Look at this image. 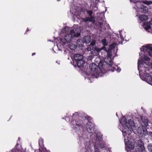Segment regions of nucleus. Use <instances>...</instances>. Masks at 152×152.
<instances>
[{"label": "nucleus", "instance_id": "1", "mask_svg": "<svg viewBox=\"0 0 152 152\" xmlns=\"http://www.w3.org/2000/svg\"><path fill=\"white\" fill-rule=\"evenodd\" d=\"M73 120H75V122L74 123V121H72L74 129L75 131L78 133L83 132L85 129H86L90 133H92L94 132V124L91 122L87 123L85 124V121L78 118L79 116L77 113L73 114L72 115Z\"/></svg>", "mask_w": 152, "mask_h": 152}, {"label": "nucleus", "instance_id": "2", "mask_svg": "<svg viewBox=\"0 0 152 152\" xmlns=\"http://www.w3.org/2000/svg\"><path fill=\"white\" fill-rule=\"evenodd\" d=\"M146 152L145 147L144 146V143L143 142L140 140L138 141V144L137 145V148L135 150V152Z\"/></svg>", "mask_w": 152, "mask_h": 152}, {"label": "nucleus", "instance_id": "3", "mask_svg": "<svg viewBox=\"0 0 152 152\" xmlns=\"http://www.w3.org/2000/svg\"><path fill=\"white\" fill-rule=\"evenodd\" d=\"M89 17H87L83 19V21L86 22L88 21L94 23L95 21L94 17L92 16L93 12L91 10H87L86 11Z\"/></svg>", "mask_w": 152, "mask_h": 152}, {"label": "nucleus", "instance_id": "4", "mask_svg": "<svg viewBox=\"0 0 152 152\" xmlns=\"http://www.w3.org/2000/svg\"><path fill=\"white\" fill-rule=\"evenodd\" d=\"M107 59L108 60V61H107V60H106L107 61H105V62L108 64L110 69L113 67L112 62L110 58H108ZM113 67L114 68L113 70L111 69V70L112 71L115 70L117 71L118 72H119L121 70V69H119L117 66H115V67H114V66H113Z\"/></svg>", "mask_w": 152, "mask_h": 152}, {"label": "nucleus", "instance_id": "5", "mask_svg": "<svg viewBox=\"0 0 152 152\" xmlns=\"http://www.w3.org/2000/svg\"><path fill=\"white\" fill-rule=\"evenodd\" d=\"M132 127L129 126L127 125H124L123 126V134H127L129 135L132 132Z\"/></svg>", "mask_w": 152, "mask_h": 152}, {"label": "nucleus", "instance_id": "6", "mask_svg": "<svg viewBox=\"0 0 152 152\" xmlns=\"http://www.w3.org/2000/svg\"><path fill=\"white\" fill-rule=\"evenodd\" d=\"M141 49L142 51L144 52L148 51V55L149 56H152V47L151 46H143L142 47Z\"/></svg>", "mask_w": 152, "mask_h": 152}, {"label": "nucleus", "instance_id": "7", "mask_svg": "<svg viewBox=\"0 0 152 152\" xmlns=\"http://www.w3.org/2000/svg\"><path fill=\"white\" fill-rule=\"evenodd\" d=\"M97 67V65L94 63L90 64L89 66V68L91 71L96 72L98 73Z\"/></svg>", "mask_w": 152, "mask_h": 152}, {"label": "nucleus", "instance_id": "8", "mask_svg": "<svg viewBox=\"0 0 152 152\" xmlns=\"http://www.w3.org/2000/svg\"><path fill=\"white\" fill-rule=\"evenodd\" d=\"M143 77L145 80L148 83H151L152 81V77L149 73H144Z\"/></svg>", "mask_w": 152, "mask_h": 152}, {"label": "nucleus", "instance_id": "9", "mask_svg": "<svg viewBox=\"0 0 152 152\" xmlns=\"http://www.w3.org/2000/svg\"><path fill=\"white\" fill-rule=\"evenodd\" d=\"M74 60L73 62L74 63L78 61V60H80V59H83V56L79 54H75L74 55Z\"/></svg>", "mask_w": 152, "mask_h": 152}, {"label": "nucleus", "instance_id": "10", "mask_svg": "<svg viewBox=\"0 0 152 152\" xmlns=\"http://www.w3.org/2000/svg\"><path fill=\"white\" fill-rule=\"evenodd\" d=\"M75 63H76L77 66L78 67H81L83 66L85 63V61L83 59L78 60L75 62Z\"/></svg>", "mask_w": 152, "mask_h": 152}, {"label": "nucleus", "instance_id": "11", "mask_svg": "<svg viewBox=\"0 0 152 152\" xmlns=\"http://www.w3.org/2000/svg\"><path fill=\"white\" fill-rule=\"evenodd\" d=\"M104 62L102 60H100L99 63L97 68L98 70V73L102 72V70L103 69Z\"/></svg>", "mask_w": 152, "mask_h": 152}, {"label": "nucleus", "instance_id": "12", "mask_svg": "<svg viewBox=\"0 0 152 152\" xmlns=\"http://www.w3.org/2000/svg\"><path fill=\"white\" fill-rule=\"evenodd\" d=\"M91 38L90 36H85L83 39V42L86 44L89 43L91 41Z\"/></svg>", "mask_w": 152, "mask_h": 152}, {"label": "nucleus", "instance_id": "13", "mask_svg": "<svg viewBox=\"0 0 152 152\" xmlns=\"http://www.w3.org/2000/svg\"><path fill=\"white\" fill-rule=\"evenodd\" d=\"M140 118L144 124L145 126L147 127L148 126V119L145 117L142 116H140Z\"/></svg>", "mask_w": 152, "mask_h": 152}, {"label": "nucleus", "instance_id": "14", "mask_svg": "<svg viewBox=\"0 0 152 152\" xmlns=\"http://www.w3.org/2000/svg\"><path fill=\"white\" fill-rule=\"evenodd\" d=\"M64 38L66 40V42L68 43L70 42L73 38L72 37L71 34H68L66 35L64 37Z\"/></svg>", "mask_w": 152, "mask_h": 152}, {"label": "nucleus", "instance_id": "15", "mask_svg": "<svg viewBox=\"0 0 152 152\" xmlns=\"http://www.w3.org/2000/svg\"><path fill=\"white\" fill-rule=\"evenodd\" d=\"M139 18L141 21H146L148 19V16L144 15H140Z\"/></svg>", "mask_w": 152, "mask_h": 152}, {"label": "nucleus", "instance_id": "16", "mask_svg": "<svg viewBox=\"0 0 152 152\" xmlns=\"http://www.w3.org/2000/svg\"><path fill=\"white\" fill-rule=\"evenodd\" d=\"M127 120L126 119V117H123L120 121V123L122 124L123 126L127 125Z\"/></svg>", "mask_w": 152, "mask_h": 152}, {"label": "nucleus", "instance_id": "17", "mask_svg": "<svg viewBox=\"0 0 152 152\" xmlns=\"http://www.w3.org/2000/svg\"><path fill=\"white\" fill-rule=\"evenodd\" d=\"M127 125L130 127H132L134 126V122L132 121L131 119H129L128 120V122L127 121Z\"/></svg>", "mask_w": 152, "mask_h": 152}, {"label": "nucleus", "instance_id": "18", "mask_svg": "<svg viewBox=\"0 0 152 152\" xmlns=\"http://www.w3.org/2000/svg\"><path fill=\"white\" fill-rule=\"evenodd\" d=\"M101 43L104 46H107L108 45V43L107 42L106 39H104L101 40Z\"/></svg>", "mask_w": 152, "mask_h": 152}, {"label": "nucleus", "instance_id": "19", "mask_svg": "<svg viewBox=\"0 0 152 152\" xmlns=\"http://www.w3.org/2000/svg\"><path fill=\"white\" fill-rule=\"evenodd\" d=\"M142 11L143 13H146L148 12V8L146 7H143L142 8Z\"/></svg>", "mask_w": 152, "mask_h": 152}, {"label": "nucleus", "instance_id": "20", "mask_svg": "<svg viewBox=\"0 0 152 152\" xmlns=\"http://www.w3.org/2000/svg\"><path fill=\"white\" fill-rule=\"evenodd\" d=\"M85 117L86 119V120H87V122L86 124H87V123H89V122H91V121L92 119V118L91 117L86 115L85 116Z\"/></svg>", "mask_w": 152, "mask_h": 152}, {"label": "nucleus", "instance_id": "21", "mask_svg": "<svg viewBox=\"0 0 152 152\" xmlns=\"http://www.w3.org/2000/svg\"><path fill=\"white\" fill-rule=\"evenodd\" d=\"M75 34V31L73 29H72L70 31L69 33L68 34H71V36H72V37L73 38L74 37Z\"/></svg>", "mask_w": 152, "mask_h": 152}, {"label": "nucleus", "instance_id": "22", "mask_svg": "<svg viewBox=\"0 0 152 152\" xmlns=\"http://www.w3.org/2000/svg\"><path fill=\"white\" fill-rule=\"evenodd\" d=\"M60 42L63 45H65L66 43H68V42H66V40L65 38H61L60 39Z\"/></svg>", "mask_w": 152, "mask_h": 152}, {"label": "nucleus", "instance_id": "23", "mask_svg": "<svg viewBox=\"0 0 152 152\" xmlns=\"http://www.w3.org/2000/svg\"><path fill=\"white\" fill-rule=\"evenodd\" d=\"M148 151L150 152H152V144H149L148 146Z\"/></svg>", "mask_w": 152, "mask_h": 152}, {"label": "nucleus", "instance_id": "24", "mask_svg": "<svg viewBox=\"0 0 152 152\" xmlns=\"http://www.w3.org/2000/svg\"><path fill=\"white\" fill-rule=\"evenodd\" d=\"M94 47L91 46V45H90L88 46L87 47V50L88 51H90L92 50H94Z\"/></svg>", "mask_w": 152, "mask_h": 152}, {"label": "nucleus", "instance_id": "25", "mask_svg": "<svg viewBox=\"0 0 152 152\" xmlns=\"http://www.w3.org/2000/svg\"><path fill=\"white\" fill-rule=\"evenodd\" d=\"M144 28L146 31H147L151 28V27L150 25L147 24V26L144 27Z\"/></svg>", "mask_w": 152, "mask_h": 152}, {"label": "nucleus", "instance_id": "26", "mask_svg": "<svg viewBox=\"0 0 152 152\" xmlns=\"http://www.w3.org/2000/svg\"><path fill=\"white\" fill-rule=\"evenodd\" d=\"M96 44V41L95 40H93L91 42L90 45L91 46L94 47Z\"/></svg>", "mask_w": 152, "mask_h": 152}, {"label": "nucleus", "instance_id": "27", "mask_svg": "<svg viewBox=\"0 0 152 152\" xmlns=\"http://www.w3.org/2000/svg\"><path fill=\"white\" fill-rule=\"evenodd\" d=\"M94 50L97 53H99L101 51L100 48H98L96 47L94 48Z\"/></svg>", "mask_w": 152, "mask_h": 152}, {"label": "nucleus", "instance_id": "28", "mask_svg": "<svg viewBox=\"0 0 152 152\" xmlns=\"http://www.w3.org/2000/svg\"><path fill=\"white\" fill-rule=\"evenodd\" d=\"M97 24L99 25V28H101V30L102 29V26L103 25V23L101 22H98L97 23Z\"/></svg>", "mask_w": 152, "mask_h": 152}, {"label": "nucleus", "instance_id": "29", "mask_svg": "<svg viewBox=\"0 0 152 152\" xmlns=\"http://www.w3.org/2000/svg\"><path fill=\"white\" fill-rule=\"evenodd\" d=\"M116 44L115 43H113L111 44L110 45V47L111 48L113 49L115 48Z\"/></svg>", "mask_w": 152, "mask_h": 152}, {"label": "nucleus", "instance_id": "30", "mask_svg": "<svg viewBox=\"0 0 152 152\" xmlns=\"http://www.w3.org/2000/svg\"><path fill=\"white\" fill-rule=\"evenodd\" d=\"M144 59L146 61H149L150 59L147 56H145Z\"/></svg>", "mask_w": 152, "mask_h": 152}, {"label": "nucleus", "instance_id": "31", "mask_svg": "<svg viewBox=\"0 0 152 152\" xmlns=\"http://www.w3.org/2000/svg\"><path fill=\"white\" fill-rule=\"evenodd\" d=\"M101 51L104 50L105 51H107V49L105 47V46H104L103 47H102L101 48H100Z\"/></svg>", "mask_w": 152, "mask_h": 152}, {"label": "nucleus", "instance_id": "32", "mask_svg": "<svg viewBox=\"0 0 152 152\" xmlns=\"http://www.w3.org/2000/svg\"><path fill=\"white\" fill-rule=\"evenodd\" d=\"M80 33H75V35L74 37H78L80 36Z\"/></svg>", "mask_w": 152, "mask_h": 152}, {"label": "nucleus", "instance_id": "33", "mask_svg": "<svg viewBox=\"0 0 152 152\" xmlns=\"http://www.w3.org/2000/svg\"><path fill=\"white\" fill-rule=\"evenodd\" d=\"M134 148V147H132V148L131 149H130V150L128 152H135L134 151H133L134 150L133 148Z\"/></svg>", "mask_w": 152, "mask_h": 152}, {"label": "nucleus", "instance_id": "34", "mask_svg": "<svg viewBox=\"0 0 152 152\" xmlns=\"http://www.w3.org/2000/svg\"><path fill=\"white\" fill-rule=\"evenodd\" d=\"M74 47L73 48H71V47H70V49L72 50H74L77 47V46L75 45H74Z\"/></svg>", "mask_w": 152, "mask_h": 152}, {"label": "nucleus", "instance_id": "35", "mask_svg": "<svg viewBox=\"0 0 152 152\" xmlns=\"http://www.w3.org/2000/svg\"><path fill=\"white\" fill-rule=\"evenodd\" d=\"M131 1L134 2V3H135L137 2L138 1V0H131Z\"/></svg>", "mask_w": 152, "mask_h": 152}, {"label": "nucleus", "instance_id": "36", "mask_svg": "<svg viewBox=\"0 0 152 152\" xmlns=\"http://www.w3.org/2000/svg\"><path fill=\"white\" fill-rule=\"evenodd\" d=\"M142 129L143 132H144L145 130H146V128H143V126L142 127Z\"/></svg>", "mask_w": 152, "mask_h": 152}, {"label": "nucleus", "instance_id": "37", "mask_svg": "<svg viewBox=\"0 0 152 152\" xmlns=\"http://www.w3.org/2000/svg\"><path fill=\"white\" fill-rule=\"evenodd\" d=\"M35 54H36L35 53H32V56H33L34 55H35Z\"/></svg>", "mask_w": 152, "mask_h": 152}, {"label": "nucleus", "instance_id": "38", "mask_svg": "<svg viewBox=\"0 0 152 152\" xmlns=\"http://www.w3.org/2000/svg\"><path fill=\"white\" fill-rule=\"evenodd\" d=\"M29 31L28 29V28H27V30L26 31V34L27 32L28 31Z\"/></svg>", "mask_w": 152, "mask_h": 152}, {"label": "nucleus", "instance_id": "39", "mask_svg": "<svg viewBox=\"0 0 152 152\" xmlns=\"http://www.w3.org/2000/svg\"><path fill=\"white\" fill-rule=\"evenodd\" d=\"M138 70H139V73H140H140L141 72V71H140V70L139 69V67H138Z\"/></svg>", "mask_w": 152, "mask_h": 152}, {"label": "nucleus", "instance_id": "40", "mask_svg": "<svg viewBox=\"0 0 152 152\" xmlns=\"http://www.w3.org/2000/svg\"><path fill=\"white\" fill-rule=\"evenodd\" d=\"M11 152H16V151L15 150H12Z\"/></svg>", "mask_w": 152, "mask_h": 152}, {"label": "nucleus", "instance_id": "41", "mask_svg": "<svg viewBox=\"0 0 152 152\" xmlns=\"http://www.w3.org/2000/svg\"><path fill=\"white\" fill-rule=\"evenodd\" d=\"M68 118V117H66L65 119L66 120V119Z\"/></svg>", "mask_w": 152, "mask_h": 152}, {"label": "nucleus", "instance_id": "42", "mask_svg": "<svg viewBox=\"0 0 152 152\" xmlns=\"http://www.w3.org/2000/svg\"><path fill=\"white\" fill-rule=\"evenodd\" d=\"M143 71H144V72H146V71L144 69V70H142Z\"/></svg>", "mask_w": 152, "mask_h": 152}, {"label": "nucleus", "instance_id": "43", "mask_svg": "<svg viewBox=\"0 0 152 152\" xmlns=\"http://www.w3.org/2000/svg\"><path fill=\"white\" fill-rule=\"evenodd\" d=\"M144 25H146L145 23H144Z\"/></svg>", "mask_w": 152, "mask_h": 152}, {"label": "nucleus", "instance_id": "44", "mask_svg": "<svg viewBox=\"0 0 152 152\" xmlns=\"http://www.w3.org/2000/svg\"><path fill=\"white\" fill-rule=\"evenodd\" d=\"M66 29V27H65V29Z\"/></svg>", "mask_w": 152, "mask_h": 152}]
</instances>
